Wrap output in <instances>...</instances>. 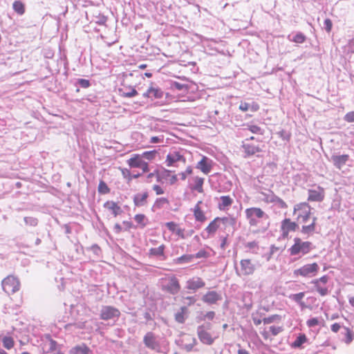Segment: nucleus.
<instances>
[{
    "label": "nucleus",
    "instance_id": "obj_1",
    "mask_svg": "<svg viewBox=\"0 0 354 354\" xmlns=\"http://www.w3.org/2000/svg\"><path fill=\"white\" fill-rule=\"evenodd\" d=\"M246 218L251 227H259L257 232H264L270 226L269 216L261 208L250 207L245 211Z\"/></svg>",
    "mask_w": 354,
    "mask_h": 354
},
{
    "label": "nucleus",
    "instance_id": "obj_2",
    "mask_svg": "<svg viewBox=\"0 0 354 354\" xmlns=\"http://www.w3.org/2000/svg\"><path fill=\"white\" fill-rule=\"evenodd\" d=\"M143 343L149 349L158 353H167L169 350L168 348L166 347L164 348V350L162 349L158 336L152 332H147L145 335L143 337Z\"/></svg>",
    "mask_w": 354,
    "mask_h": 354
},
{
    "label": "nucleus",
    "instance_id": "obj_3",
    "mask_svg": "<svg viewBox=\"0 0 354 354\" xmlns=\"http://www.w3.org/2000/svg\"><path fill=\"white\" fill-rule=\"evenodd\" d=\"M294 242V245L289 249L291 255H304L314 248L311 242L303 241L299 238H295Z\"/></svg>",
    "mask_w": 354,
    "mask_h": 354
},
{
    "label": "nucleus",
    "instance_id": "obj_4",
    "mask_svg": "<svg viewBox=\"0 0 354 354\" xmlns=\"http://www.w3.org/2000/svg\"><path fill=\"white\" fill-rule=\"evenodd\" d=\"M319 270V266L316 263L306 264L293 272L295 277L311 278L317 275Z\"/></svg>",
    "mask_w": 354,
    "mask_h": 354
},
{
    "label": "nucleus",
    "instance_id": "obj_5",
    "mask_svg": "<svg viewBox=\"0 0 354 354\" xmlns=\"http://www.w3.org/2000/svg\"><path fill=\"white\" fill-rule=\"evenodd\" d=\"M3 290L8 295L14 294L20 289L19 280L13 275H9L1 281Z\"/></svg>",
    "mask_w": 354,
    "mask_h": 354
},
{
    "label": "nucleus",
    "instance_id": "obj_6",
    "mask_svg": "<svg viewBox=\"0 0 354 354\" xmlns=\"http://www.w3.org/2000/svg\"><path fill=\"white\" fill-rule=\"evenodd\" d=\"M294 214L299 223H306L310 218V207L306 203L296 205L294 207Z\"/></svg>",
    "mask_w": 354,
    "mask_h": 354
},
{
    "label": "nucleus",
    "instance_id": "obj_7",
    "mask_svg": "<svg viewBox=\"0 0 354 354\" xmlns=\"http://www.w3.org/2000/svg\"><path fill=\"white\" fill-rule=\"evenodd\" d=\"M212 328L210 323H206L197 328V335L200 341L205 344L211 345L214 343V338L207 332Z\"/></svg>",
    "mask_w": 354,
    "mask_h": 354
},
{
    "label": "nucleus",
    "instance_id": "obj_8",
    "mask_svg": "<svg viewBox=\"0 0 354 354\" xmlns=\"http://www.w3.org/2000/svg\"><path fill=\"white\" fill-rule=\"evenodd\" d=\"M256 270L255 264L248 259H242L240 266L236 268L239 276H248L252 274Z\"/></svg>",
    "mask_w": 354,
    "mask_h": 354
},
{
    "label": "nucleus",
    "instance_id": "obj_9",
    "mask_svg": "<svg viewBox=\"0 0 354 354\" xmlns=\"http://www.w3.org/2000/svg\"><path fill=\"white\" fill-rule=\"evenodd\" d=\"M127 163L131 168H140L143 172L149 171V165L144 161L142 157L138 154H134L127 160Z\"/></svg>",
    "mask_w": 354,
    "mask_h": 354
},
{
    "label": "nucleus",
    "instance_id": "obj_10",
    "mask_svg": "<svg viewBox=\"0 0 354 354\" xmlns=\"http://www.w3.org/2000/svg\"><path fill=\"white\" fill-rule=\"evenodd\" d=\"M120 313L118 309L113 306H102V308L100 317L102 319L108 320L117 318L120 316Z\"/></svg>",
    "mask_w": 354,
    "mask_h": 354
},
{
    "label": "nucleus",
    "instance_id": "obj_11",
    "mask_svg": "<svg viewBox=\"0 0 354 354\" xmlns=\"http://www.w3.org/2000/svg\"><path fill=\"white\" fill-rule=\"evenodd\" d=\"M261 194L263 196L262 199L266 203H275L281 208L286 207V203L277 196L272 192L268 191V192H263Z\"/></svg>",
    "mask_w": 354,
    "mask_h": 354
},
{
    "label": "nucleus",
    "instance_id": "obj_12",
    "mask_svg": "<svg viewBox=\"0 0 354 354\" xmlns=\"http://www.w3.org/2000/svg\"><path fill=\"white\" fill-rule=\"evenodd\" d=\"M164 289L170 294H177L180 289V286L176 277L174 276L169 277L167 279V283L164 285Z\"/></svg>",
    "mask_w": 354,
    "mask_h": 354
},
{
    "label": "nucleus",
    "instance_id": "obj_13",
    "mask_svg": "<svg viewBox=\"0 0 354 354\" xmlns=\"http://www.w3.org/2000/svg\"><path fill=\"white\" fill-rule=\"evenodd\" d=\"M166 162H167V165L169 167L177 166L176 163L178 162L185 163V158L179 152L171 151V152L169 153V154L167 156Z\"/></svg>",
    "mask_w": 354,
    "mask_h": 354
},
{
    "label": "nucleus",
    "instance_id": "obj_14",
    "mask_svg": "<svg viewBox=\"0 0 354 354\" xmlns=\"http://www.w3.org/2000/svg\"><path fill=\"white\" fill-rule=\"evenodd\" d=\"M298 227L295 222H292L289 218H286L281 222V230L283 237L288 236L290 232H294Z\"/></svg>",
    "mask_w": 354,
    "mask_h": 354
},
{
    "label": "nucleus",
    "instance_id": "obj_15",
    "mask_svg": "<svg viewBox=\"0 0 354 354\" xmlns=\"http://www.w3.org/2000/svg\"><path fill=\"white\" fill-rule=\"evenodd\" d=\"M213 161L206 156H203L197 163L196 168L200 169L204 174H208L212 168Z\"/></svg>",
    "mask_w": 354,
    "mask_h": 354
},
{
    "label": "nucleus",
    "instance_id": "obj_16",
    "mask_svg": "<svg viewBox=\"0 0 354 354\" xmlns=\"http://www.w3.org/2000/svg\"><path fill=\"white\" fill-rule=\"evenodd\" d=\"M205 282L199 277H193L187 281L186 288L194 291L203 288Z\"/></svg>",
    "mask_w": 354,
    "mask_h": 354
},
{
    "label": "nucleus",
    "instance_id": "obj_17",
    "mask_svg": "<svg viewBox=\"0 0 354 354\" xmlns=\"http://www.w3.org/2000/svg\"><path fill=\"white\" fill-rule=\"evenodd\" d=\"M226 221L227 218L217 217L209 224L205 230L208 234H214Z\"/></svg>",
    "mask_w": 354,
    "mask_h": 354
},
{
    "label": "nucleus",
    "instance_id": "obj_18",
    "mask_svg": "<svg viewBox=\"0 0 354 354\" xmlns=\"http://www.w3.org/2000/svg\"><path fill=\"white\" fill-rule=\"evenodd\" d=\"M104 207L108 209L115 217L120 215L122 210L121 207L114 201H109L104 204Z\"/></svg>",
    "mask_w": 354,
    "mask_h": 354
},
{
    "label": "nucleus",
    "instance_id": "obj_19",
    "mask_svg": "<svg viewBox=\"0 0 354 354\" xmlns=\"http://www.w3.org/2000/svg\"><path fill=\"white\" fill-rule=\"evenodd\" d=\"M221 299V296L216 291H209L203 295L202 300L208 304H213Z\"/></svg>",
    "mask_w": 354,
    "mask_h": 354
},
{
    "label": "nucleus",
    "instance_id": "obj_20",
    "mask_svg": "<svg viewBox=\"0 0 354 354\" xmlns=\"http://www.w3.org/2000/svg\"><path fill=\"white\" fill-rule=\"evenodd\" d=\"M324 198V191L320 187H317L308 191V200L311 201H320Z\"/></svg>",
    "mask_w": 354,
    "mask_h": 354
},
{
    "label": "nucleus",
    "instance_id": "obj_21",
    "mask_svg": "<svg viewBox=\"0 0 354 354\" xmlns=\"http://www.w3.org/2000/svg\"><path fill=\"white\" fill-rule=\"evenodd\" d=\"M186 342L183 344V348L186 350V351L189 352L192 351L194 346L196 344L197 341L195 337H192L190 335H187L183 340V342Z\"/></svg>",
    "mask_w": 354,
    "mask_h": 354
},
{
    "label": "nucleus",
    "instance_id": "obj_22",
    "mask_svg": "<svg viewBox=\"0 0 354 354\" xmlns=\"http://www.w3.org/2000/svg\"><path fill=\"white\" fill-rule=\"evenodd\" d=\"M143 95L148 97L161 98L162 97V91L159 88L151 86Z\"/></svg>",
    "mask_w": 354,
    "mask_h": 354
},
{
    "label": "nucleus",
    "instance_id": "obj_23",
    "mask_svg": "<svg viewBox=\"0 0 354 354\" xmlns=\"http://www.w3.org/2000/svg\"><path fill=\"white\" fill-rule=\"evenodd\" d=\"M148 197V193H138L133 197V203L136 206L140 207L143 206L147 203V198Z\"/></svg>",
    "mask_w": 354,
    "mask_h": 354
},
{
    "label": "nucleus",
    "instance_id": "obj_24",
    "mask_svg": "<svg viewBox=\"0 0 354 354\" xmlns=\"http://www.w3.org/2000/svg\"><path fill=\"white\" fill-rule=\"evenodd\" d=\"M218 208L221 210H225L232 205L233 199L229 196H222L220 197Z\"/></svg>",
    "mask_w": 354,
    "mask_h": 354
},
{
    "label": "nucleus",
    "instance_id": "obj_25",
    "mask_svg": "<svg viewBox=\"0 0 354 354\" xmlns=\"http://www.w3.org/2000/svg\"><path fill=\"white\" fill-rule=\"evenodd\" d=\"M202 204V201H198L194 209V214L195 218L198 221L203 222L205 220V216L203 212L201 210L200 205Z\"/></svg>",
    "mask_w": 354,
    "mask_h": 354
},
{
    "label": "nucleus",
    "instance_id": "obj_26",
    "mask_svg": "<svg viewBox=\"0 0 354 354\" xmlns=\"http://www.w3.org/2000/svg\"><path fill=\"white\" fill-rule=\"evenodd\" d=\"M194 185L192 187V189L197 191L199 193L203 192V185L204 183V178L198 176L194 178Z\"/></svg>",
    "mask_w": 354,
    "mask_h": 354
},
{
    "label": "nucleus",
    "instance_id": "obj_27",
    "mask_svg": "<svg viewBox=\"0 0 354 354\" xmlns=\"http://www.w3.org/2000/svg\"><path fill=\"white\" fill-rule=\"evenodd\" d=\"M90 349L85 345L82 344L73 348L71 354H89Z\"/></svg>",
    "mask_w": 354,
    "mask_h": 354
},
{
    "label": "nucleus",
    "instance_id": "obj_28",
    "mask_svg": "<svg viewBox=\"0 0 354 354\" xmlns=\"http://www.w3.org/2000/svg\"><path fill=\"white\" fill-rule=\"evenodd\" d=\"M288 39L292 42L297 43V44H302L306 40L305 35L301 32H297L295 35H288Z\"/></svg>",
    "mask_w": 354,
    "mask_h": 354
},
{
    "label": "nucleus",
    "instance_id": "obj_29",
    "mask_svg": "<svg viewBox=\"0 0 354 354\" xmlns=\"http://www.w3.org/2000/svg\"><path fill=\"white\" fill-rule=\"evenodd\" d=\"M120 93L122 96L126 97H131L136 96L138 94L136 90L132 87H129L126 89L120 88Z\"/></svg>",
    "mask_w": 354,
    "mask_h": 354
},
{
    "label": "nucleus",
    "instance_id": "obj_30",
    "mask_svg": "<svg viewBox=\"0 0 354 354\" xmlns=\"http://www.w3.org/2000/svg\"><path fill=\"white\" fill-rule=\"evenodd\" d=\"M305 296V293L304 292H299V293H297V294H292L289 296V298L298 303L301 307H304V303L302 301V299Z\"/></svg>",
    "mask_w": 354,
    "mask_h": 354
},
{
    "label": "nucleus",
    "instance_id": "obj_31",
    "mask_svg": "<svg viewBox=\"0 0 354 354\" xmlns=\"http://www.w3.org/2000/svg\"><path fill=\"white\" fill-rule=\"evenodd\" d=\"M307 341L306 336L304 334H299L295 342L292 344L294 348H299Z\"/></svg>",
    "mask_w": 354,
    "mask_h": 354
},
{
    "label": "nucleus",
    "instance_id": "obj_32",
    "mask_svg": "<svg viewBox=\"0 0 354 354\" xmlns=\"http://www.w3.org/2000/svg\"><path fill=\"white\" fill-rule=\"evenodd\" d=\"M348 160V156L343 155L333 158V163L339 168H342V165L345 164Z\"/></svg>",
    "mask_w": 354,
    "mask_h": 354
},
{
    "label": "nucleus",
    "instance_id": "obj_33",
    "mask_svg": "<svg viewBox=\"0 0 354 354\" xmlns=\"http://www.w3.org/2000/svg\"><path fill=\"white\" fill-rule=\"evenodd\" d=\"M243 148L245 152L249 156L254 155L260 151L258 147L250 145H243Z\"/></svg>",
    "mask_w": 354,
    "mask_h": 354
},
{
    "label": "nucleus",
    "instance_id": "obj_34",
    "mask_svg": "<svg viewBox=\"0 0 354 354\" xmlns=\"http://www.w3.org/2000/svg\"><path fill=\"white\" fill-rule=\"evenodd\" d=\"M312 223L307 225H303L301 232L304 234H309L315 231V217H313Z\"/></svg>",
    "mask_w": 354,
    "mask_h": 354
},
{
    "label": "nucleus",
    "instance_id": "obj_35",
    "mask_svg": "<svg viewBox=\"0 0 354 354\" xmlns=\"http://www.w3.org/2000/svg\"><path fill=\"white\" fill-rule=\"evenodd\" d=\"M12 8L19 15H23L24 13V6L20 1H15L13 3Z\"/></svg>",
    "mask_w": 354,
    "mask_h": 354
},
{
    "label": "nucleus",
    "instance_id": "obj_36",
    "mask_svg": "<svg viewBox=\"0 0 354 354\" xmlns=\"http://www.w3.org/2000/svg\"><path fill=\"white\" fill-rule=\"evenodd\" d=\"M136 222L140 225L141 227H144L147 225V218L144 214H136L134 217Z\"/></svg>",
    "mask_w": 354,
    "mask_h": 354
},
{
    "label": "nucleus",
    "instance_id": "obj_37",
    "mask_svg": "<svg viewBox=\"0 0 354 354\" xmlns=\"http://www.w3.org/2000/svg\"><path fill=\"white\" fill-rule=\"evenodd\" d=\"M164 250H165V245H161L158 248H151L150 250V254L156 256V257L162 256V255H163Z\"/></svg>",
    "mask_w": 354,
    "mask_h": 354
},
{
    "label": "nucleus",
    "instance_id": "obj_38",
    "mask_svg": "<svg viewBox=\"0 0 354 354\" xmlns=\"http://www.w3.org/2000/svg\"><path fill=\"white\" fill-rule=\"evenodd\" d=\"M281 317L278 315H273L272 316H270L268 317H265L263 319V322L264 324H270L273 322H277L280 321Z\"/></svg>",
    "mask_w": 354,
    "mask_h": 354
},
{
    "label": "nucleus",
    "instance_id": "obj_39",
    "mask_svg": "<svg viewBox=\"0 0 354 354\" xmlns=\"http://www.w3.org/2000/svg\"><path fill=\"white\" fill-rule=\"evenodd\" d=\"M98 192L102 194H106L110 192L108 185L103 180H101L98 185Z\"/></svg>",
    "mask_w": 354,
    "mask_h": 354
},
{
    "label": "nucleus",
    "instance_id": "obj_40",
    "mask_svg": "<svg viewBox=\"0 0 354 354\" xmlns=\"http://www.w3.org/2000/svg\"><path fill=\"white\" fill-rule=\"evenodd\" d=\"M4 347L7 349H10L14 346V341L10 337H4L2 339Z\"/></svg>",
    "mask_w": 354,
    "mask_h": 354
},
{
    "label": "nucleus",
    "instance_id": "obj_41",
    "mask_svg": "<svg viewBox=\"0 0 354 354\" xmlns=\"http://www.w3.org/2000/svg\"><path fill=\"white\" fill-rule=\"evenodd\" d=\"M156 153H157V151L156 150L145 151L140 156L142 157V158H144L149 160H151L155 158Z\"/></svg>",
    "mask_w": 354,
    "mask_h": 354
},
{
    "label": "nucleus",
    "instance_id": "obj_42",
    "mask_svg": "<svg viewBox=\"0 0 354 354\" xmlns=\"http://www.w3.org/2000/svg\"><path fill=\"white\" fill-rule=\"evenodd\" d=\"M186 307H182L181 311L176 314V320L179 323H183L185 321L184 313L186 311Z\"/></svg>",
    "mask_w": 354,
    "mask_h": 354
},
{
    "label": "nucleus",
    "instance_id": "obj_43",
    "mask_svg": "<svg viewBox=\"0 0 354 354\" xmlns=\"http://www.w3.org/2000/svg\"><path fill=\"white\" fill-rule=\"evenodd\" d=\"M209 257V252L204 249L199 250L196 254H194V257L196 259H207Z\"/></svg>",
    "mask_w": 354,
    "mask_h": 354
},
{
    "label": "nucleus",
    "instance_id": "obj_44",
    "mask_svg": "<svg viewBox=\"0 0 354 354\" xmlns=\"http://www.w3.org/2000/svg\"><path fill=\"white\" fill-rule=\"evenodd\" d=\"M194 258V254H185L178 259V263L190 262Z\"/></svg>",
    "mask_w": 354,
    "mask_h": 354
},
{
    "label": "nucleus",
    "instance_id": "obj_45",
    "mask_svg": "<svg viewBox=\"0 0 354 354\" xmlns=\"http://www.w3.org/2000/svg\"><path fill=\"white\" fill-rule=\"evenodd\" d=\"M169 201L166 198H159L156 199L154 206L158 208H161L165 204H168Z\"/></svg>",
    "mask_w": 354,
    "mask_h": 354
},
{
    "label": "nucleus",
    "instance_id": "obj_46",
    "mask_svg": "<svg viewBox=\"0 0 354 354\" xmlns=\"http://www.w3.org/2000/svg\"><path fill=\"white\" fill-rule=\"evenodd\" d=\"M269 329H270V331L271 332V333L274 336L277 335L278 334L281 333L283 331V330L282 326H271L269 328Z\"/></svg>",
    "mask_w": 354,
    "mask_h": 354
},
{
    "label": "nucleus",
    "instance_id": "obj_47",
    "mask_svg": "<svg viewBox=\"0 0 354 354\" xmlns=\"http://www.w3.org/2000/svg\"><path fill=\"white\" fill-rule=\"evenodd\" d=\"M24 222L26 225L30 226H36L37 225V219L33 217H25Z\"/></svg>",
    "mask_w": 354,
    "mask_h": 354
},
{
    "label": "nucleus",
    "instance_id": "obj_48",
    "mask_svg": "<svg viewBox=\"0 0 354 354\" xmlns=\"http://www.w3.org/2000/svg\"><path fill=\"white\" fill-rule=\"evenodd\" d=\"M192 173V168L191 167H188L184 172H181L178 174L180 179L184 180L187 178V174H191Z\"/></svg>",
    "mask_w": 354,
    "mask_h": 354
},
{
    "label": "nucleus",
    "instance_id": "obj_49",
    "mask_svg": "<svg viewBox=\"0 0 354 354\" xmlns=\"http://www.w3.org/2000/svg\"><path fill=\"white\" fill-rule=\"evenodd\" d=\"M249 130L253 133H257V134L263 133L261 129L257 125H250L249 127Z\"/></svg>",
    "mask_w": 354,
    "mask_h": 354
},
{
    "label": "nucleus",
    "instance_id": "obj_50",
    "mask_svg": "<svg viewBox=\"0 0 354 354\" xmlns=\"http://www.w3.org/2000/svg\"><path fill=\"white\" fill-rule=\"evenodd\" d=\"M174 233L182 239H186L185 230L179 227L178 226L176 228Z\"/></svg>",
    "mask_w": 354,
    "mask_h": 354
},
{
    "label": "nucleus",
    "instance_id": "obj_51",
    "mask_svg": "<svg viewBox=\"0 0 354 354\" xmlns=\"http://www.w3.org/2000/svg\"><path fill=\"white\" fill-rule=\"evenodd\" d=\"M328 280V277H326V276H324L321 278H319V279H316L315 281H313V283H315V285H319L321 286V283H326Z\"/></svg>",
    "mask_w": 354,
    "mask_h": 354
},
{
    "label": "nucleus",
    "instance_id": "obj_52",
    "mask_svg": "<svg viewBox=\"0 0 354 354\" xmlns=\"http://www.w3.org/2000/svg\"><path fill=\"white\" fill-rule=\"evenodd\" d=\"M344 120L348 122H354V111L346 113L344 116Z\"/></svg>",
    "mask_w": 354,
    "mask_h": 354
},
{
    "label": "nucleus",
    "instance_id": "obj_53",
    "mask_svg": "<svg viewBox=\"0 0 354 354\" xmlns=\"http://www.w3.org/2000/svg\"><path fill=\"white\" fill-rule=\"evenodd\" d=\"M78 84L82 88H88L90 86L89 81L84 79L78 80Z\"/></svg>",
    "mask_w": 354,
    "mask_h": 354
},
{
    "label": "nucleus",
    "instance_id": "obj_54",
    "mask_svg": "<svg viewBox=\"0 0 354 354\" xmlns=\"http://www.w3.org/2000/svg\"><path fill=\"white\" fill-rule=\"evenodd\" d=\"M165 225L170 231H171L174 233L175 232L176 228L178 226V225L174 222L166 223Z\"/></svg>",
    "mask_w": 354,
    "mask_h": 354
},
{
    "label": "nucleus",
    "instance_id": "obj_55",
    "mask_svg": "<svg viewBox=\"0 0 354 354\" xmlns=\"http://www.w3.org/2000/svg\"><path fill=\"white\" fill-rule=\"evenodd\" d=\"M319 323V320L317 318H312L308 320L307 324L310 327H314L317 326Z\"/></svg>",
    "mask_w": 354,
    "mask_h": 354
},
{
    "label": "nucleus",
    "instance_id": "obj_56",
    "mask_svg": "<svg viewBox=\"0 0 354 354\" xmlns=\"http://www.w3.org/2000/svg\"><path fill=\"white\" fill-rule=\"evenodd\" d=\"M315 287H316V288H317V291L319 292V293L321 295L324 296V295H326L327 294V292H328V290H327V288H322V287L321 286H319V285H315Z\"/></svg>",
    "mask_w": 354,
    "mask_h": 354
},
{
    "label": "nucleus",
    "instance_id": "obj_57",
    "mask_svg": "<svg viewBox=\"0 0 354 354\" xmlns=\"http://www.w3.org/2000/svg\"><path fill=\"white\" fill-rule=\"evenodd\" d=\"M239 109L243 111H247L250 109V104L247 102H241L239 105Z\"/></svg>",
    "mask_w": 354,
    "mask_h": 354
},
{
    "label": "nucleus",
    "instance_id": "obj_58",
    "mask_svg": "<svg viewBox=\"0 0 354 354\" xmlns=\"http://www.w3.org/2000/svg\"><path fill=\"white\" fill-rule=\"evenodd\" d=\"M163 140L162 136H153L150 138V143H159Z\"/></svg>",
    "mask_w": 354,
    "mask_h": 354
},
{
    "label": "nucleus",
    "instance_id": "obj_59",
    "mask_svg": "<svg viewBox=\"0 0 354 354\" xmlns=\"http://www.w3.org/2000/svg\"><path fill=\"white\" fill-rule=\"evenodd\" d=\"M153 190L156 192V194L157 195H160V194H164L163 189L160 186H159L158 185H154L153 186Z\"/></svg>",
    "mask_w": 354,
    "mask_h": 354
},
{
    "label": "nucleus",
    "instance_id": "obj_60",
    "mask_svg": "<svg viewBox=\"0 0 354 354\" xmlns=\"http://www.w3.org/2000/svg\"><path fill=\"white\" fill-rule=\"evenodd\" d=\"M324 25H325V29L326 30L329 32L330 29H331V26H332V24H331V21L329 19H325L324 21Z\"/></svg>",
    "mask_w": 354,
    "mask_h": 354
},
{
    "label": "nucleus",
    "instance_id": "obj_61",
    "mask_svg": "<svg viewBox=\"0 0 354 354\" xmlns=\"http://www.w3.org/2000/svg\"><path fill=\"white\" fill-rule=\"evenodd\" d=\"M215 313L214 311H209L205 315V319L212 320L214 318Z\"/></svg>",
    "mask_w": 354,
    "mask_h": 354
},
{
    "label": "nucleus",
    "instance_id": "obj_62",
    "mask_svg": "<svg viewBox=\"0 0 354 354\" xmlns=\"http://www.w3.org/2000/svg\"><path fill=\"white\" fill-rule=\"evenodd\" d=\"M187 302H185L187 305L190 306L193 304H194L196 301V299L194 297H187L185 299Z\"/></svg>",
    "mask_w": 354,
    "mask_h": 354
},
{
    "label": "nucleus",
    "instance_id": "obj_63",
    "mask_svg": "<svg viewBox=\"0 0 354 354\" xmlns=\"http://www.w3.org/2000/svg\"><path fill=\"white\" fill-rule=\"evenodd\" d=\"M174 87L175 88H176L177 90L178 91H181L183 90V88H185L186 86L184 85V84H182L180 83H178V82H175L174 84Z\"/></svg>",
    "mask_w": 354,
    "mask_h": 354
},
{
    "label": "nucleus",
    "instance_id": "obj_64",
    "mask_svg": "<svg viewBox=\"0 0 354 354\" xmlns=\"http://www.w3.org/2000/svg\"><path fill=\"white\" fill-rule=\"evenodd\" d=\"M252 320H253L254 324L257 326L260 325L263 322V319L257 318L254 316L252 317Z\"/></svg>",
    "mask_w": 354,
    "mask_h": 354
}]
</instances>
